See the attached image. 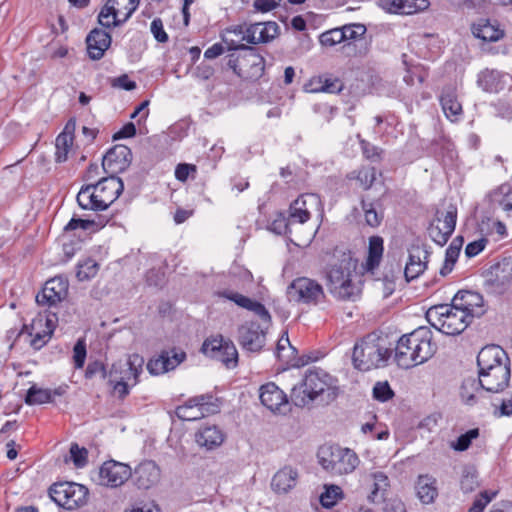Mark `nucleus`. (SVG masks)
Listing matches in <instances>:
<instances>
[{
  "mask_svg": "<svg viewBox=\"0 0 512 512\" xmlns=\"http://www.w3.org/2000/svg\"><path fill=\"white\" fill-rule=\"evenodd\" d=\"M218 295L234 302L241 308L252 311L267 325L266 327H261L259 323L249 321L238 327L237 341L242 349L248 352L261 351L266 340L265 329H267L271 323V315L266 307L261 302L253 300L238 292L223 290L218 292Z\"/></svg>",
  "mask_w": 512,
  "mask_h": 512,
  "instance_id": "obj_1",
  "label": "nucleus"
},
{
  "mask_svg": "<svg viewBox=\"0 0 512 512\" xmlns=\"http://www.w3.org/2000/svg\"><path fill=\"white\" fill-rule=\"evenodd\" d=\"M339 395L337 378L321 368L309 369L299 385L291 391V401L297 407L313 403L328 405Z\"/></svg>",
  "mask_w": 512,
  "mask_h": 512,
  "instance_id": "obj_2",
  "label": "nucleus"
},
{
  "mask_svg": "<svg viewBox=\"0 0 512 512\" xmlns=\"http://www.w3.org/2000/svg\"><path fill=\"white\" fill-rule=\"evenodd\" d=\"M435 351L431 330L419 327L400 337L395 348V361L399 367L409 369L429 360Z\"/></svg>",
  "mask_w": 512,
  "mask_h": 512,
  "instance_id": "obj_3",
  "label": "nucleus"
},
{
  "mask_svg": "<svg viewBox=\"0 0 512 512\" xmlns=\"http://www.w3.org/2000/svg\"><path fill=\"white\" fill-rule=\"evenodd\" d=\"M227 43L228 51H238L228 55L226 66L245 81H257L265 70V59L256 48L246 44H238L231 40Z\"/></svg>",
  "mask_w": 512,
  "mask_h": 512,
  "instance_id": "obj_4",
  "label": "nucleus"
},
{
  "mask_svg": "<svg viewBox=\"0 0 512 512\" xmlns=\"http://www.w3.org/2000/svg\"><path fill=\"white\" fill-rule=\"evenodd\" d=\"M355 269L356 262L349 253H342L330 264L327 271V287L334 297L344 301L355 300L360 292L359 287L351 279Z\"/></svg>",
  "mask_w": 512,
  "mask_h": 512,
  "instance_id": "obj_5",
  "label": "nucleus"
},
{
  "mask_svg": "<svg viewBox=\"0 0 512 512\" xmlns=\"http://www.w3.org/2000/svg\"><path fill=\"white\" fill-rule=\"evenodd\" d=\"M375 334L365 336L353 349L352 360L355 368L369 371L386 365L391 350L382 345Z\"/></svg>",
  "mask_w": 512,
  "mask_h": 512,
  "instance_id": "obj_6",
  "label": "nucleus"
},
{
  "mask_svg": "<svg viewBox=\"0 0 512 512\" xmlns=\"http://www.w3.org/2000/svg\"><path fill=\"white\" fill-rule=\"evenodd\" d=\"M317 456L322 468L331 475L352 473L359 464V458L353 450L339 445H323Z\"/></svg>",
  "mask_w": 512,
  "mask_h": 512,
  "instance_id": "obj_7",
  "label": "nucleus"
},
{
  "mask_svg": "<svg viewBox=\"0 0 512 512\" xmlns=\"http://www.w3.org/2000/svg\"><path fill=\"white\" fill-rule=\"evenodd\" d=\"M88 489L75 482L54 483L49 489L51 499L60 507L72 510L87 502Z\"/></svg>",
  "mask_w": 512,
  "mask_h": 512,
  "instance_id": "obj_8",
  "label": "nucleus"
},
{
  "mask_svg": "<svg viewBox=\"0 0 512 512\" xmlns=\"http://www.w3.org/2000/svg\"><path fill=\"white\" fill-rule=\"evenodd\" d=\"M289 301L299 304L317 305L325 299L322 285L308 277H298L287 287Z\"/></svg>",
  "mask_w": 512,
  "mask_h": 512,
  "instance_id": "obj_9",
  "label": "nucleus"
},
{
  "mask_svg": "<svg viewBox=\"0 0 512 512\" xmlns=\"http://www.w3.org/2000/svg\"><path fill=\"white\" fill-rule=\"evenodd\" d=\"M220 411L218 399L212 394H203L188 399L175 409L176 416L183 421L198 420Z\"/></svg>",
  "mask_w": 512,
  "mask_h": 512,
  "instance_id": "obj_10",
  "label": "nucleus"
},
{
  "mask_svg": "<svg viewBox=\"0 0 512 512\" xmlns=\"http://www.w3.org/2000/svg\"><path fill=\"white\" fill-rule=\"evenodd\" d=\"M457 221V207L450 203L445 211L437 209L434 219L428 227V233L431 239L443 246L455 230Z\"/></svg>",
  "mask_w": 512,
  "mask_h": 512,
  "instance_id": "obj_11",
  "label": "nucleus"
},
{
  "mask_svg": "<svg viewBox=\"0 0 512 512\" xmlns=\"http://www.w3.org/2000/svg\"><path fill=\"white\" fill-rule=\"evenodd\" d=\"M484 287L487 292L503 293L512 281V256L505 257L485 272Z\"/></svg>",
  "mask_w": 512,
  "mask_h": 512,
  "instance_id": "obj_12",
  "label": "nucleus"
},
{
  "mask_svg": "<svg viewBox=\"0 0 512 512\" xmlns=\"http://www.w3.org/2000/svg\"><path fill=\"white\" fill-rule=\"evenodd\" d=\"M202 351L225 364L227 367L237 365L238 352L231 340H226L223 336L213 339H206L202 345Z\"/></svg>",
  "mask_w": 512,
  "mask_h": 512,
  "instance_id": "obj_13",
  "label": "nucleus"
},
{
  "mask_svg": "<svg viewBox=\"0 0 512 512\" xmlns=\"http://www.w3.org/2000/svg\"><path fill=\"white\" fill-rule=\"evenodd\" d=\"M69 283L62 276H56L47 280L40 292L36 295V303L39 306L55 307L66 299Z\"/></svg>",
  "mask_w": 512,
  "mask_h": 512,
  "instance_id": "obj_14",
  "label": "nucleus"
},
{
  "mask_svg": "<svg viewBox=\"0 0 512 512\" xmlns=\"http://www.w3.org/2000/svg\"><path fill=\"white\" fill-rule=\"evenodd\" d=\"M510 378L509 359H506V365H496L492 369L478 371V379L482 387L494 393L503 392L509 386Z\"/></svg>",
  "mask_w": 512,
  "mask_h": 512,
  "instance_id": "obj_15",
  "label": "nucleus"
},
{
  "mask_svg": "<svg viewBox=\"0 0 512 512\" xmlns=\"http://www.w3.org/2000/svg\"><path fill=\"white\" fill-rule=\"evenodd\" d=\"M321 205V199L317 194H302L290 204L289 220L303 224L310 219L311 209L320 210Z\"/></svg>",
  "mask_w": 512,
  "mask_h": 512,
  "instance_id": "obj_16",
  "label": "nucleus"
},
{
  "mask_svg": "<svg viewBox=\"0 0 512 512\" xmlns=\"http://www.w3.org/2000/svg\"><path fill=\"white\" fill-rule=\"evenodd\" d=\"M99 476L103 485L115 488L123 485L131 478L132 470L127 464L109 460L101 466Z\"/></svg>",
  "mask_w": 512,
  "mask_h": 512,
  "instance_id": "obj_17",
  "label": "nucleus"
},
{
  "mask_svg": "<svg viewBox=\"0 0 512 512\" xmlns=\"http://www.w3.org/2000/svg\"><path fill=\"white\" fill-rule=\"evenodd\" d=\"M144 359L138 354L129 356L126 362H117L112 364L109 371H107L108 383L113 384L120 380V377L130 376L134 379V384L138 381V376L142 372Z\"/></svg>",
  "mask_w": 512,
  "mask_h": 512,
  "instance_id": "obj_18",
  "label": "nucleus"
},
{
  "mask_svg": "<svg viewBox=\"0 0 512 512\" xmlns=\"http://www.w3.org/2000/svg\"><path fill=\"white\" fill-rule=\"evenodd\" d=\"M132 152L126 145H115L103 156L102 168L106 173L124 171L131 163Z\"/></svg>",
  "mask_w": 512,
  "mask_h": 512,
  "instance_id": "obj_19",
  "label": "nucleus"
},
{
  "mask_svg": "<svg viewBox=\"0 0 512 512\" xmlns=\"http://www.w3.org/2000/svg\"><path fill=\"white\" fill-rule=\"evenodd\" d=\"M94 190H97L101 198L99 207L108 208L123 192L124 183L121 178L111 174L108 177L101 178L96 183H91Z\"/></svg>",
  "mask_w": 512,
  "mask_h": 512,
  "instance_id": "obj_20",
  "label": "nucleus"
},
{
  "mask_svg": "<svg viewBox=\"0 0 512 512\" xmlns=\"http://www.w3.org/2000/svg\"><path fill=\"white\" fill-rule=\"evenodd\" d=\"M186 359V353L180 349L172 348L161 352L158 358L151 359L147 369L152 375H159L175 369Z\"/></svg>",
  "mask_w": 512,
  "mask_h": 512,
  "instance_id": "obj_21",
  "label": "nucleus"
},
{
  "mask_svg": "<svg viewBox=\"0 0 512 512\" xmlns=\"http://www.w3.org/2000/svg\"><path fill=\"white\" fill-rule=\"evenodd\" d=\"M512 81V76L497 69L485 68L477 77V85L485 92L499 93Z\"/></svg>",
  "mask_w": 512,
  "mask_h": 512,
  "instance_id": "obj_22",
  "label": "nucleus"
},
{
  "mask_svg": "<svg viewBox=\"0 0 512 512\" xmlns=\"http://www.w3.org/2000/svg\"><path fill=\"white\" fill-rule=\"evenodd\" d=\"M471 31L474 37L484 42H497L505 36V31L498 20L490 18H479L472 23Z\"/></svg>",
  "mask_w": 512,
  "mask_h": 512,
  "instance_id": "obj_23",
  "label": "nucleus"
},
{
  "mask_svg": "<svg viewBox=\"0 0 512 512\" xmlns=\"http://www.w3.org/2000/svg\"><path fill=\"white\" fill-rule=\"evenodd\" d=\"M131 478L139 489L147 490L160 480V469L154 461L146 460L135 468Z\"/></svg>",
  "mask_w": 512,
  "mask_h": 512,
  "instance_id": "obj_24",
  "label": "nucleus"
},
{
  "mask_svg": "<svg viewBox=\"0 0 512 512\" xmlns=\"http://www.w3.org/2000/svg\"><path fill=\"white\" fill-rule=\"evenodd\" d=\"M112 38L109 32L101 28L92 29L87 37V52L92 60H100L105 51L110 47Z\"/></svg>",
  "mask_w": 512,
  "mask_h": 512,
  "instance_id": "obj_25",
  "label": "nucleus"
},
{
  "mask_svg": "<svg viewBox=\"0 0 512 512\" xmlns=\"http://www.w3.org/2000/svg\"><path fill=\"white\" fill-rule=\"evenodd\" d=\"M428 257L429 252L418 245L409 250V258L404 270L407 282L418 278L427 269Z\"/></svg>",
  "mask_w": 512,
  "mask_h": 512,
  "instance_id": "obj_26",
  "label": "nucleus"
},
{
  "mask_svg": "<svg viewBox=\"0 0 512 512\" xmlns=\"http://www.w3.org/2000/svg\"><path fill=\"white\" fill-rule=\"evenodd\" d=\"M379 6L388 13L414 14L429 8L428 0H380Z\"/></svg>",
  "mask_w": 512,
  "mask_h": 512,
  "instance_id": "obj_27",
  "label": "nucleus"
},
{
  "mask_svg": "<svg viewBox=\"0 0 512 512\" xmlns=\"http://www.w3.org/2000/svg\"><path fill=\"white\" fill-rule=\"evenodd\" d=\"M472 322L471 314L463 310H451L439 326V331L446 335L454 336L461 334Z\"/></svg>",
  "mask_w": 512,
  "mask_h": 512,
  "instance_id": "obj_28",
  "label": "nucleus"
},
{
  "mask_svg": "<svg viewBox=\"0 0 512 512\" xmlns=\"http://www.w3.org/2000/svg\"><path fill=\"white\" fill-rule=\"evenodd\" d=\"M259 398L261 403L273 412L281 411V407L288 404L287 395L273 382L260 387Z\"/></svg>",
  "mask_w": 512,
  "mask_h": 512,
  "instance_id": "obj_29",
  "label": "nucleus"
},
{
  "mask_svg": "<svg viewBox=\"0 0 512 512\" xmlns=\"http://www.w3.org/2000/svg\"><path fill=\"white\" fill-rule=\"evenodd\" d=\"M225 439V434L216 425H203L195 433V441L206 450H213L219 447Z\"/></svg>",
  "mask_w": 512,
  "mask_h": 512,
  "instance_id": "obj_30",
  "label": "nucleus"
},
{
  "mask_svg": "<svg viewBox=\"0 0 512 512\" xmlns=\"http://www.w3.org/2000/svg\"><path fill=\"white\" fill-rule=\"evenodd\" d=\"M506 359L509 358L505 351L498 346H486L478 353L477 366L479 370L492 369L496 365H506Z\"/></svg>",
  "mask_w": 512,
  "mask_h": 512,
  "instance_id": "obj_31",
  "label": "nucleus"
},
{
  "mask_svg": "<svg viewBox=\"0 0 512 512\" xmlns=\"http://www.w3.org/2000/svg\"><path fill=\"white\" fill-rule=\"evenodd\" d=\"M437 481L429 475H419L415 484L418 499L422 504H431L438 496Z\"/></svg>",
  "mask_w": 512,
  "mask_h": 512,
  "instance_id": "obj_32",
  "label": "nucleus"
},
{
  "mask_svg": "<svg viewBox=\"0 0 512 512\" xmlns=\"http://www.w3.org/2000/svg\"><path fill=\"white\" fill-rule=\"evenodd\" d=\"M482 384L478 378L467 377L462 381L459 390V396L461 402L469 407L476 406V400H481L480 394L482 390Z\"/></svg>",
  "mask_w": 512,
  "mask_h": 512,
  "instance_id": "obj_33",
  "label": "nucleus"
},
{
  "mask_svg": "<svg viewBox=\"0 0 512 512\" xmlns=\"http://www.w3.org/2000/svg\"><path fill=\"white\" fill-rule=\"evenodd\" d=\"M298 473L291 467L280 469L272 478L271 487L278 493H287L296 485Z\"/></svg>",
  "mask_w": 512,
  "mask_h": 512,
  "instance_id": "obj_34",
  "label": "nucleus"
},
{
  "mask_svg": "<svg viewBox=\"0 0 512 512\" xmlns=\"http://www.w3.org/2000/svg\"><path fill=\"white\" fill-rule=\"evenodd\" d=\"M439 100L442 109L448 118L456 117L462 113V106L457 100L456 90L454 87H444Z\"/></svg>",
  "mask_w": 512,
  "mask_h": 512,
  "instance_id": "obj_35",
  "label": "nucleus"
},
{
  "mask_svg": "<svg viewBox=\"0 0 512 512\" xmlns=\"http://www.w3.org/2000/svg\"><path fill=\"white\" fill-rule=\"evenodd\" d=\"M373 479V489L368 496L369 501L376 503L385 500V495L390 487L388 476L381 471L371 474Z\"/></svg>",
  "mask_w": 512,
  "mask_h": 512,
  "instance_id": "obj_36",
  "label": "nucleus"
},
{
  "mask_svg": "<svg viewBox=\"0 0 512 512\" xmlns=\"http://www.w3.org/2000/svg\"><path fill=\"white\" fill-rule=\"evenodd\" d=\"M383 243V238L380 236L370 237L368 257L366 260L367 271H373L379 265L384 250Z\"/></svg>",
  "mask_w": 512,
  "mask_h": 512,
  "instance_id": "obj_37",
  "label": "nucleus"
},
{
  "mask_svg": "<svg viewBox=\"0 0 512 512\" xmlns=\"http://www.w3.org/2000/svg\"><path fill=\"white\" fill-rule=\"evenodd\" d=\"M24 401L27 405H41L52 402L51 389H44L33 384L26 392Z\"/></svg>",
  "mask_w": 512,
  "mask_h": 512,
  "instance_id": "obj_38",
  "label": "nucleus"
},
{
  "mask_svg": "<svg viewBox=\"0 0 512 512\" xmlns=\"http://www.w3.org/2000/svg\"><path fill=\"white\" fill-rule=\"evenodd\" d=\"M74 137L68 133H60L55 141L56 153L55 160L58 163L65 162L68 159V152L73 145Z\"/></svg>",
  "mask_w": 512,
  "mask_h": 512,
  "instance_id": "obj_39",
  "label": "nucleus"
},
{
  "mask_svg": "<svg viewBox=\"0 0 512 512\" xmlns=\"http://www.w3.org/2000/svg\"><path fill=\"white\" fill-rule=\"evenodd\" d=\"M464 300L468 308H471L469 313L471 314V319L474 318L475 315L479 316L481 313L475 310V307L481 308L483 299L482 296L476 292L461 290L456 293V301Z\"/></svg>",
  "mask_w": 512,
  "mask_h": 512,
  "instance_id": "obj_40",
  "label": "nucleus"
},
{
  "mask_svg": "<svg viewBox=\"0 0 512 512\" xmlns=\"http://www.w3.org/2000/svg\"><path fill=\"white\" fill-rule=\"evenodd\" d=\"M490 106L494 110V115L510 121L512 119V96L505 95L492 102Z\"/></svg>",
  "mask_w": 512,
  "mask_h": 512,
  "instance_id": "obj_41",
  "label": "nucleus"
},
{
  "mask_svg": "<svg viewBox=\"0 0 512 512\" xmlns=\"http://www.w3.org/2000/svg\"><path fill=\"white\" fill-rule=\"evenodd\" d=\"M318 83L320 84V86L313 88L312 91L340 93L344 88V84L339 78L327 75L320 76L318 78Z\"/></svg>",
  "mask_w": 512,
  "mask_h": 512,
  "instance_id": "obj_42",
  "label": "nucleus"
},
{
  "mask_svg": "<svg viewBox=\"0 0 512 512\" xmlns=\"http://www.w3.org/2000/svg\"><path fill=\"white\" fill-rule=\"evenodd\" d=\"M343 498V491L337 485H326L325 490L320 495V503L324 508L330 509Z\"/></svg>",
  "mask_w": 512,
  "mask_h": 512,
  "instance_id": "obj_43",
  "label": "nucleus"
},
{
  "mask_svg": "<svg viewBox=\"0 0 512 512\" xmlns=\"http://www.w3.org/2000/svg\"><path fill=\"white\" fill-rule=\"evenodd\" d=\"M361 207L364 212L366 224L373 228L378 227L383 221V212H378L375 203L367 202L365 199H362Z\"/></svg>",
  "mask_w": 512,
  "mask_h": 512,
  "instance_id": "obj_44",
  "label": "nucleus"
},
{
  "mask_svg": "<svg viewBox=\"0 0 512 512\" xmlns=\"http://www.w3.org/2000/svg\"><path fill=\"white\" fill-rule=\"evenodd\" d=\"M453 310L448 304H439L430 307L426 312V318L428 322L435 328H439L442 323V319L446 318V315Z\"/></svg>",
  "mask_w": 512,
  "mask_h": 512,
  "instance_id": "obj_45",
  "label": "nucleus"
},
{
  "mask_svg": "<svg viewBox=\"0 0 512 512\" xmlns=\"http://www.w3.org/2000/svg\"><path fill=\"white\" fill-rule=\"evenodd\" d=\"M262 26L258 30L257 40L260 43H269L277 38L280 34V27L274 21L261 22Z\"/></svg>",
  "mask_w": 512,
  "mask_h": 512,
  "instance_id": "obj_46",
  "label": "nucleus"
},
{
  "mask_svg": "<svg viewBox=\"0 0 512 512\" xmlns=\"http://www.w3.org/2000/svg\"><path fill=\"white\" fill-rule=\"evenodd\" d=\"M77 278L80 281L89 280L94 277L99 269L98 263L93 259H86L83 263L78 264Z\"/></svg>",
  "mask_w": 512,
  "mask_h": 512,
  "instance_id": "obj_47",
  "label": "nucleus"
},
{
  "mask_svg": "<svg viewBox=\"0 0 512 512\" xmlns=\"http://www.w3.org/2000/svg\"><path fill=\"white\" fill-rule=\"evenodd\" d=\"M479 437V428H473L468 430L466 433L461 434L455 442L451 444V447L456 451L467 450L472 441Z\"/></svg>",
  "mask_w": 512,
  "mask_h": 512,
  "instance_id": "obj_48",
  "label": "nucleus"
},
{
  "mask_svg": "<svg viewBox=\"0 0 512 512\" xmlns=\"http://www.w3.org/2000/svg\"><path fill=\"white\" fill-rule=\"evenodd\" d=\"M496 491H482L473 501L468 512H483L486 506L496 497Z\"/></svg>",
  "mask_w": 512,
  "mask_h": 512,
  "instance_id": "obj_49",
  "label": "nucleus"
},
{
  "mask_svg": "<svg viewBox=\"0 0 512 512\" xmlns=\"http://www.w3.org/2000/svg\"><path fill=\"white\" fill-rule=\"evenodd\" d=\"M118 14L119 11L116 7L105 4L98 14L97 21L104 29H110L113 27L111 21L114 20V17Z\"/></svg>",
  "mask_w": 512,
  "mask_h": 512,
  "instance_id": "obj_50",
  "label": "nucleus"
},
{
  "mask_svg": "<svg viewBox=\"0 0 512 512\" xmlns=\"http://www.w3.org/2000/svg\"><path fill=\"white\" fill-rule=\"evenodd\" d=\"M479 486L477 473L465 470L460 480V488L463 493H471Z\"/></svg>",
  "mask_w": 512,
  "mask_h": 512,
  "instance_id": "obj_51",
  "label": "nucleus"
},
{
  "mask_svg": "<svg viewBox=\"0 0 512 512\" xmlns=\"http://www.w3.org/2000/svg\"><path fill=\"white\" fill-rule=\"evenodd\" d=\"M343 35L341 28H334L322 33L319 37V41L323 46L332 47L345 41Z\"/></svg>",
  "mask_w": 512,
  "mask_h": 512,
  "instance_id": "obj_52",
  "label": "nucleus"
},
{
  "mask_svg": "<svg viewBox=\"0 0 512 512\" xmlns=\"http://www.w3.org/2000/svg\"><path fill=\"white\" fill-rule=\"evenodd\" d=\"M394 397V391L391 389L389 383L377 382L373 387V398L380 401L386 402Z\"/></svg>",
  "mask_w": 512,
  "mask_h": 512,
  "instance_id": "obj_53",
  "label": "nucleus"
},
{
  "mask_svg": "<svg viewBox=\"0 0 512 512\" xmlns=\"http://www.w3.org/2000/svg\"><path fill=\"white\" fill-rule=\"evenodd\" d=\"M71 460L77 468L84 467L88 462V451L84 447H79L77 443H72L70 446Z\"/></svg>",
  "mask_w": 512,
  "mask_h": 512,
  "instance_id": "obj_54",
  "label": "nucleus"
},
{
  "mask_svg": "<svg viewBox=\"0 0 512 512\" xmlns=\"http://www.w3.org/2000/svg\"><path fill=\"white\" fill-rule=\"evenodd\" d=\"M361 150L365 158L372 162H378L381 160V154L383 153V150L370 142L360 139L359 141Z\"/></svg>",
  "mask_w": 512,
  "mask_h": 512,
  "instance_id": "obj_55",
  "label": "nucleus"
},
{
  "mask_svg": "<svg viewBox=\"0 0 512 512\" xmlns=\"http://www.w3.org/2000/svg\"><path fill=\"white\" fill-rule=\"evenodd\" d=\"M357 180L364 189H369L376 180V169L374 167H363L358 171Z\"/></svg>",
  "mask_w": 512,
  "mask_h": 512,
  "instance_id": "obj_56",
  "label": "nucleus"
},
{
  "mask_svg": "<svg viewBox=\"0 0 512 512\" xmlns=\"http://www.w3.org/2000/svg\"><path fill=\"white\" fill-rule=\"evenodd\" d=\"M87 355L86 344L83 339H79L73 348V360L74 367L76 369H81L84 366L85 359Z\"/></svg>",
  "mask_w": 512,
  "mask_h": 512,
  "instance_id": "obj_57",
  "label": "nucleus"
},
{
  "mask_svg": "<svg viewBox=\"0 0 512 512\" xmlns=\"http://www.w3.org/2000/svg\"><path fill=\"white\" fill-rule=\"evenodd\" d=\"M96 375H100L102 379L107 378L106 367L103 362L98 360L89 362L85 371V377L87 379H92Z\"/></svg>",
  "mask_w": 512,
  "mask_h": 512,
  "instance_id": "obj_58",
  "label": "nucleus"
},
{
  "mask_svg": "<svg viewBox=\"0 0 512 512\" xmlns=\"http://www.w3.org/2000/svg\"><path fill=\"white\" fill-rule=\"evenodd\" d=\"M289 217L286 218L282 213L270 223L269 230L278 235L286 234L289 230Z\"/></svg>",
  "mask_w": 512,
  "mask_h": 512,
  "instance_id": "obj_59",
  "label": "nucleus"
},
{
  "mask_svg": "<svg viewBox=\"0 0 512 512\" xmlns=\"http://www.w3.org/2000/svg\"><path fill=\"white\" fill-rule=\"evenodd\" d=\"M343 32L344 40H355L360 36H363L366 32V27L363 24H350L341 27Z\"/></svg>",
  "mask_w": 512,
  "mask_h": 512,
  "instance_id": "obj_60",
  "label": "nucleus"
},
{
  "mask_svg": "<svg viewBox=\"0 0 512 512\" xmlns=\"http://www.w3.org/2000/svg\"><path fill=\"white\" fill-rule=\"evenodd\" d=\"M150 31L159 43H166L169 40L168 34L164 30L163 21L160 18H154L150 25Z\"/></svg>",
  "mask_w": 512,
  "mask_h": 512,
  "instance_id": "obj_61",
  "label": "nucleus"
},
{
  "mask_svg": "<svg viewBox=\"0 0 512 512\" xmlns=\"http://www.w3.org/2000/svg\"><path fill=\"white\" fill-rule=\"evenodd\" d=\"M262 26L261 22L247 24L244 32V36H242L241 40L246 41L248 44L256 45L259 44L260 41L257 40L258 30Z\"/></svg>",
  "mask_w": 512,
  "mask_h": 512,
  "instance_id": "obj_62",
  "label": "nucleus"
},
{
  "mask_svg": "<svg viewBox=\"0 0 512 512\" xmlns=\"http://www.w3.org/2000/svg\"><path fill=\"white\" fill-rule=\"evenodd\" d=\"M197 172V167L194 164L180 163L176 166L175 177L181 182H185L191 174Z\"/></svg>",
  "mask_w": 512,
  "mask_h": 512,
  "instance_id": "obj_63",
  "label": "nucleus"
},
{
  "mask_svg": "<svg viewBox=\"0 0 512 512\" xmlns=\"http://www.w3.org/2000/svg\"><path fill=\"white\" fill-rule=\"evenodd\" d=\"M383 512H407L406 506L399 498L385 499Z\"/></svg>",
  "mask_w": 512,
  "mask_h": 512,
  "instance_id": "obj_64",
  "label": "nucleus"
}]
</instances>
